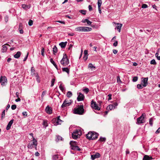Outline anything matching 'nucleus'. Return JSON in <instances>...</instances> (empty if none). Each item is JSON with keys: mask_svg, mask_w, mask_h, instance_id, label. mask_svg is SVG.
<instances>
[{"mask_svg": "<svg viewBox=\"0 0 160 160\" xmlns=\"http://www.w3.org/2000/svg\"><path fill=\"white\" fill-rule=\"evenodd\" d=\"M99 134L94 131H90L86 135L87 138L89 140H94L97 139Z\"/></svg>", "mask_w": 160, "mask_h": 160, "instance_id": "1", "label": "nucleus"}, {"mask_svg": "<svg viewBox=\"0 0 160 160\" xmlns=\"http://www.w3.org/2000/svg\"><path fill=\"white\" fill-rule=\"evenodd\" d=\"M84 111L83 105H81L77 108H74L73 110L74 113L79 115H82L84 113Z\"/></svg>", "mask_w": 160, "mask_h": 160, "instance_id": "2", "label": "nucleus"}, {"mask_svg": "<svg viewBox=\"0 0 160 160\" xmlns=\"http://www.w3.org/2000/svg\"><path fill=\"white\" fill-rule=\"evenodd\" d=\"M60 63L63 66L65 67L67 66L69 64V61L66 54H63V58L60 61Z\"/></svg>", "mask_w": 160, "mask_h": 160, "instance_id": "3", "label": "nucleus"}, {"mask_svg": "<svg viewBox=\"0 0 160 160\" xmlns=\"http://www.w3.org/2000/svg\"><path fill=\"white\" fill-rule=\"evenodd\" d=\"M82 132L79 129H76L74 131L72 134V137L73 138L77 139L78 138H80L82 135Z\"/></svg>", "mask_w": 160, "mask_h": 160, "instance_id": "4", "label": "nucleus"}, {"mask_svg": "<svg viewBox=\"0 0 160 160\" xmlns=\"http://www.w3.org/2000/svg\"><path fill=\"white\" fill-rule=\"evenodd\" d=\"M75 30L77 31H89L92 30V28L88 27H77L75 28Z\"/></svg>", "mask_w": 160, "mask_h": 160, "instance_id": "5", "label": "nucleus"}, {"mask_svg": "<svg viewBox=\"0 0 160 160\" xmlns=\"http://www.w3.org/2000/svg\"><path fill=\"white\" fill-rule=\"evenodd\" d=\"M76 142L75 141H71L70 142L71 149L76 151H80L81 149L78 146H76Z\"/></svg>", "mask_w": 160, "mask_h": 160, "instance_id": "6", "label": "nucleus"}, {"mask_svg": "<svg viewBox=\"0 0 160 160\" xmlns=\"http://www.w3.org/2000/svg\"><path fill=\"white\" fill-rule=\"evenodd\" d=\"M72 102V100L69 99H67L64 100L63 104L62 105V108H65L66 107L69 106Z\"/></svg>", "mask_w": 160, "mask_h": 160, "instance_id": "7", "label": "nucleus"}, {"mask_svg": "<svg viewBox=\"0 0 160 160\" xmlns=\"http://www.w3.org/2000/svg\"><path fill=\"white\" fill-rule=\"evenodd\" d=\"M144 113L142 114L140 117L137 119V124H140L145 122V118L144 116Z\"/></svg>", "mask_w": 160, "mask_h": 160, "instance_id": "8", "label": "nucleus"}, {"mask_svg": "<svg viewBox=\"0 0 160 160\" xmlns=\"http://www.w3.org/2000/svg\"><path fill=\"white\" fill-rule=\"evenodd\" d=\"M7 80L5 76H1L0 78V82L2 86H4L5 83H7Z\"/></svg>", "mask_w": 160, "mask_h": 160, "instance_id": "9", "label": "nucleus"}, {"mask_svg": "<svg viewBox=\"0 0 160 160\" xmlns=\"http://www.w3.org/2000/svg\"><path fill=\"white\" fill-rule=\"evenodd\" d=\"M148 78H142V84L143 87H146L148 84Z\"/></svg>", "mask_w": 160, "mask_h": 160, "instance_id": "10", "label": "nucleus"}, {"mask_svg": "<svg viewBox=\"0 0 160 160\" xmlns=\"http://www.w3.org/2000/svg\"><path fill=\"white\" fill-rule=\"evenodd\" d=\"M100 157V154L98 152H96L94 154L91 155V159L92 160H94L95 159L98 158Z\"/></svg>", "mask_w": 160, "mask_h": 160, "instance_id": "11", "label": "nucleus"}, {"mask_svg": "<svg viewBox=\"0 0 160 160\" xmlns=\"http://www.w3.org/2000/svg\"><path fill=\"white\" fill-rule=\"evenodd\" d=\"M91 106L92 108L95 110H100V108L98 107V105L96 103V102H94L93 101H92L91 103Z\"/></svg>", "mask_w": 160, "mask_h": 160, "instance_id": "12", "label": "nucleus"}, {"mask_svg": "<svg viewBox=\"0 0 160 160\" xmlns=\"http://www.w3.org/2000/svg\"><path fill=\"white\" fill-rule=\"evenodd\" d=\"M37 141L36 140V144H34V143H33V141H32V143H29L27 147L29 149H32L33 147V146H34L36 149L37 148Z\"/></svg>", "mask_w": 160, "mask_h": 160, "instance_id": "13", "label": "nucleus"}, {"mask_svg": "<svg viewBox=\"0 0 160 160\" xmlns=\"http://www.w3.org/2000/svg\"><path fill=\"white\" fill-rule=\"evenodd\" d=\"M60 116H58L57 119L55 120V125L61 124L62 123L63 121L60 119Z\"/></svg>", "mask_w": 160, "mask_h": 160, "instance_id": "14", "label": "nucleus"}, {"mask_svg": "<svg viewBox=\"0 0 160 160\" xmlns=\"http://www.w3.org/2000/svg\"><path fill=\"white\" fill-rule=\"evenodd\" d=\"M84 98V96L83 94L81 92L79 93V95L77 98L78 101H81L83 100Z\"/></svg>", "mask_w": 160, "mask_h": 160, "instance_id": "15", "label": "nucleus"}, {"mask_svg": "<svg viewBox=\"0 0 160 160\" xmlns=\"http://www.w3.org/2000/svg\"><path fill=\"white\" fill-rule=\"evenodd\" d=\"M111 110L114 109L118 105V104L116 102H111Z\"/></svg>", "mask_w": 160, "mask_h": 160, "instance_id": "16", "label": "nucleus"}, {"mask_svg": "<svg viewBox=\"0 0 160 160\" xmlns=\"http://www.w3.org/2000/svg\"><path fill=\"white\" fill-rule=\"evenodd\" d=\"M13 119H12L9 122L6 127V129L7 130H8L10 129L11 125L13 123Z\"/></svg>", "mask_w": 160, "mask_h": 160, "instance_id": "17", "label": "nucleus"}, {"mask_svg": "<svg viewBox=\"0 0 160 160\" xmlns=\"http://www.w3.org/2000/svg\"><path fill=\"white\" fill-rule=\"evenodd\" d=\"M117 26L115 28V29H117L119 32L121 31V28L122 27V24L121 23H118L117 24Z\"/></svg>", "mask_w": 160, "mask_h": 160, "instance_id": "18", "label": "nucleus"}, {"mask_svg": "<svg viewBox=\"0 0 160 160\" xmlns=\"http://www.w3.org/2000/svg\"><path fill=\"white\" fill-rule=\"evenodd\" d=\"M45 110L46 112L48 114H51L52 113L51 108L48 106L46 107Z\"/></svg>", "mask_w": 160, "mask_h": 160, "instance_id": "19", "label": "nucleus"}, {"mask_svg": "<svg viewBox=\"0 0 160 160\" xmlns=\"http://www.w3.org/2000/svg\"><path fill=\"white\" fill-rule=\"evenodd\" d=\"M5 45H6L7 46H10V45L7 43H6V44L2 46V52H6L8 48L7 46H5Z\"/></svg>", "mask_w": 160, "mask_h": 160, "instance_id": "20", "label": "nucleus"}, {"mask_svg": "<svg viewBox=\"0 0 160 160\" xmlns=\"http://www.w3.org/2000/svg\"><path fill=\"white\" fill-rule=\"evenodd\" d=\"M67 42H61L59 43V45L60 46V47L62 48H64L66 47L67 44Z\"/></svg>", "mask_w": 160, "mask_h": 160, "instance_id": "21", "label": "nucleus"}, {"mask_svg": "<svg viewBox=\"0 0 160 160\" xmlns=\"http://www.w3.org/2000/svg\"><path fill=\"white\" fill-rule=\"evenodd\" d=\"M52 160H57L59 158V156L58 154L54 155L52 156Z\"/></svg>", "mask_w": 160, "mask_h": 160, "instance_id": "22", "label": "nucleus"}, {"mask_svg": "<svg viewBox=\"0 0 160 160\" xmlns=\"http://www.w3.org/2000/svg\"><path fill=\"white\" fill-rule=\"evenodd\" d=\"M21 52L19 51L14 56V58H18L20 56Z\"/></svg>", "mask_w": 160, "mask_h": 160, "instance_id": "23", "label": "nucleus"}, {"mask_svg": "<svg viewBox=\"0 0 160 160\" xmlns=\"http://www.w3.org/2000/svg\"><path fill=\"white\" fill-rule=\"evenodd\" d=\"M62 70L63 72H66L68 74H69V70L68 68H62Z\"/></svg>", "mask_w": 160, "mask_h": 160, "instance_id": "24", "label": "nucleus"}, {"mask_svg": "<svg viewBox=\"0 0 160 160\" xmlns=\"http://www.w3.org/2000/svg\"><path fill=\"white\" fill-rule=\"evenodd\" d=\"M52 51L53 54L54 55H56L58 51L57 48L56 46H54L52 48Z\"/></svg>", "mask_w": 160, "mask_h": 160, "instance_id": "25", "label": "nucleus"}, {"mask_svg": "<svg viewBox=\"0 0 160 160\" xmlns=\"http://www.w3.org/2000/svg\"><path fill=\"white\" fill-rule=\"evenodd\" d=\"M29 135L32 137V141H33V143L36 144V140L34 138L33 134L31 133L29 134Z\"/></svg>", "mask_w": 160, "mask_h": 160, "instance_id": "26", "label": "nucleus"}, {"mask_svg": "<svg viewBox=\"0 0 160 160\" xmlns=\"http://www.w3.org/2000/svg\"><path fill=\"white\" fill-rule=\"evenodd\" d=\"M50 62H51L53 64V65L56 68L58 69V67L57 65L55 62L53 60V59L52 58H51L50 59Z\"/></svg>", "mask_w": 160, "mask_h": 160, "instance_id": "27", "label": "nucleus"}, {"mask_svg": "<svg viewBox=\"0 0 160 160\" xmlns=\"http://www.w3.org/2000/svg\"><path fill=\"white\" fill-rule=\"evenodd\" d=\"M152 158L151 157H150L148 155H145L144 156L143 160H149L152 159Z\"/></svg>", "mask_w": 160, "mask_h": 160, "instance_id": "28", "label": "nucleus"}, {"mask_svg": "<svg viewBox=\"0 0 160 160\" xmlns=\"http://www.w3.org/2000/svg\"><path fill=\"white\" fill-rule=\"evenodd\" d=\"M43 125L44 127H45V128L47 127L48 126L47 121L45 120H43Z\"/></svg>", "mask_w": 160, "mask_h": 160, "instance_id": "29", "label": "nucleus"}, {"mask_svg": "<svg viewBox=\"0 0 160 160\" xmlns=\"http://www.w3.org/2000/svg\"><path fill=\"white\" fill-rule=\"evenodd\" d=\"M59 88L62 92L65 91L64 88L63 86L61 84L59 86Z\"/></svg>", "mask_w": 160, "mask_h": 160, "instance_id": "30", "label": "nucleus"}, {"mask_svg": "<svg viewBox=\"0 0 160 160\" xmlns=\"http://www.w3.org/2000/svg\"><path fill=\"white\" fill-rule=\"evenodd\" d=\"M72 93L71 92L68 91V92L67 94V96L68 97L70 98L72 96Z\"/></svg>", "mask_w": 160, "mask_h": 160, "instance_id": "31", "label": "nucleus"}, {"mask_svg": "<svg viewBox=\"0 0 160 160\" xmlns=\"http://www.w3.org/2000/svg\"><path fill=\"white\" fill-rule=\"evenodd\" d=\"M22 8L25 9H26L29 8L28 5L25 4H23L22 5Z\"/></svg>", "mask_w": 160, "mask_h": 160, "instance_id": "32", "label": "nucleus"}, {"mask_svg": "<svg viewBox=\"0 0 160 160\" xmlns=\"http://www.w3.org/2000/svg\"><path fill=\"white\" fill-rule=\"evenodd\" d=\"M102 3V2L101 0H98V7L100 8V7H101Z\"/></svg>", "mask_w": 160, "mask_h": 160, "instance_id": "33", "label": "nucleus"}, {"mask_svg": "<svg viewBox=\"0 0 160 160\" xmlns=\"http://www.w3.org/2000/svg\"><path fill=\"white\" fill-rule=\"evenodd\" d=\"M150 64L153 65H156L157 63L156 62L155 59L152 60L150 62Z\"/></svg>", "mask_w": 160, "mask_h": 160, "instance_id": "34", "label": "nucleus"}, {"mask_svg": "<svg viewBox=\"0 0 160 160\" xmlns=\"http://www.w3.org/2000/svg\"><path fill=\"white\" fill-rule=\"evenodd\" d=\"M83 91L85 92L86 93H87L89 92V89L87 88H85L83 90Z\"/></svg>", "mask_w": 160, "mask_h": 160, "instance_id": "35", "label": "nucleus"}, {"mask_svg": "<svg viewBox=\"0 0 160 160\" xmlns=\"http://www.w3.org/2000/svg\"><path fill=\"white\" fill-rule=\"evenodd\" d=\"M106 140V138H104L101 137L99 139L98 141L100 142L105 141Z\"/></svg>", "mask_w": 160, "mask_h": 160, "instance_id": "36", "label": "nucleus"}, {"mask_svg": "<svg viewBox=\"0 0 160 160\" xmlns=\"http://www.w3.org/2000/svg\"><path fill=\"white\" fill-rule=\"evenodd\" d=\"M55 81V78H53L52 79L51 82V87L53 86L54 84V82Z\"/></svg>", "mask_w": 160, "mask_h": 160, "instance_id": "37", "label": "nucleus"}, {"mask_svg": "<svg viewBox=\"0 0 160 160\" xmlns=\"http://www.w3.org/2000/svg\"><path fill=\"white\" fill-rule=\"evenodd\" d=\"M117 82L119 83H120L122 82V81H121L119 76H118L117 77Z\"/></svg>", "mask_w": 160, "mask_h": 160, "instance_id": "38", "label": "nucleus"}, {"mask_svg": "<svg viewBox=\"0 0 160 160\" xmlns=\"http://www.w3.org/2000/svg\"><path fill=\"white\" fill-rule=\"evenodd\" d=\"M143 85H142L140 84H138L137 85V88L138 89L142 88L143 87Z\"/></svg>", "mask_w": 160, "mask_h": 160, "instance_id": "39", "label": "nucleus"}, {"mask_svg": "<svg viewBox=\"0 0 160 160\" xmlns=\"http://www.w3.org/2000/svg\"><path fill=\"white\" fill-rule=\"evenodd\" d=\"M88 67L91 68H95V67L91 63H90L89 64Z\"/></svg>", "mask_w": 160, "mask_h": 160, "instance_id": "40", "label": "nucleus"}, {"mask_svg": "<svg viewBox=\"0 0 160 160\" xmlns=\"http://www.w3.org/2000/svg\"><path fill=\"white\" fill-rule=\"evenodd\" d=\"M80 12L82 13V14L85 15L86 12V11L85 10H81L79 11Z\"/></svg>", "mask_w": 160, "mask_h": 160, "instance_id": "41", "label": "nucleus"}, {"mask_svg": "<svg viewBox=\"0 0 160 160\" xmlns=\"http://www.w3.org/2000/svg\"><path fill=\"white\" fill-rule=\"evenodd\" d=\"M113 42H114L113 44V46L115 47H116L117 46L118 44V41L117 40H115Z\"/></svg>", "mask_w": 160, "mask_h": 160, "instance_id": "42", "label": "nucleus"}, {"mask_svg": "<svg viewBox=\"0 0 160 160\" xmlns=\"http://www.w3.org/2000/svg\"><path fill=\"white\" fill-rule=\"evenodd\" d=\"M62 137L59 136H57L56 140L59 141V140H62Z\"/></svg>", "mask_w": 160, "mask_h": 160, "instance_id": "43", "label": "nucleus"}, {"mask_svg": "<svg viewBox=\"0 0 160 160\" xmlns=\"http://www.w3.org/2000/svg\"><path fill=\"white\" fill-rule=\"evenodd\" d=\"M149 124L151 126H152L153 125V120L152 118L149 119Z\"/></svg>", "mask_w": 160, "mask_h": 160, "instance_id": "44", "label": "nucleus"}, {"mask_svg": "<svg viewBox=\"0 0 160 160\" xmlns=\"http://www.w3.org/2000/svg\"><path fill=\"white\" fill-rule=\"evenodd\" d=\"M22 114L23 116H25V117H27L28 116L27 112L26 111L23 112H22Z\"/></svg>", "mask_w": 160, "mask_h": 160, "instance_id": "45", "label": "nucleus"}, {"mask_svg": "<svg viewBox=\"0 0 160 160\" xmlns=\"http://www.w3.org/2000/svg\"><path fill=\"white\" fill-rule=\"evenodd\" d=\"M138 78L137 77H134L133 78L132 81L134 82H135L138 80Z\"/></svg>", "mask_w": 160, "mask_h": 160, "instance_id": "46", "label": "nucleus"}, {"mask_svg": "<svg viewBox=\"0 0 160 160\" xmlns=\"http://www.w3.org/2000/svg\"><path fill=\"white\" fill-rule=\"evenodd\" d=\"M33 24V21L31 20H30L28 22V24L30 26H32Z\"/></svg>", "mask_w": 160, "mask_h": 160, "instance_id": "47", "label": "nucleus"}, {"mask_svg": "<svg viewBox=\"0 0 160 160\" xmlns=\"http://www.w3.org/2000/svg\"><path fill=\"white\" fill-rule=\"evenodd\" d=\"M16 105H13L11 106V108L12 110H15L16 108Z\"/></svg>", "mask_w": 160, "mask_h": 160, "instance_id": "48", "label": "nucleus"}, {"mask_svg": "<svg viewBox=\"0 0 160 160\" xmlns=\"http://www.w3.org/2000/svg\"><path fill=\"white\" fill-rule=\"evenodd\" d=\"M148 5L146 4H143L142 5V8H148Z\"/></svg>", "mask_w": 160, "mask_h": 160, "instance_id": "49", "label": "nucleus"}, {"mask_svg": "<svg viewBox=\"0 0 160 160\" xmlns=\"http://www.w3.org/2000/svg\"><path fill=\"white\" fill-rule=\"evenodd\" d=\"M44 48H42V50H41V54L43 56H44Z\"/></svg>", "mask_w": 160, "mask_h": 160, "instance_id": "50", "label": "nucleus"}, {"mask_svg": "<svg viewBox=\"0 0 160 160\" xmlns=\"http://www.w3.org/2000/svg\"><path fill=\"white\" fill-rule=\"evenodd\" d=\"M28 52L27 53L26 56V57L24 58V59H23V61H25L27 59L28 57Z\"/></svg>", "mask_w": 160, "mask_h": 160, "instance_id": "51", "label": "nucleus"}, {"mask_svg": "<svg viewBox=\"0 0 160 160\" xmlns=\"http://www.w3.org/2000/svg\"><path fill=\"white\" fill-rule=\"evenodd\" d=\"M45 93H46V92L45 91H44L43 92H42V95H41V97L42 98V100L43 99V96H44V95H45Z\"/></svg>", "mask_w": 160, "mask_h": 160, "instance_id": "52", "label": "nucleus"}, {"mask_svg": "<svg viewBox=\"0 0 160 160\" xmlns=\"http://www.w3.org/2000/svg\"><path fill=\"white\" fill-rule=\"evenodd\" d=\"M5 110H4L2 112V118L4 117L5 115Z\"/></svg>", "mask_w": 160, "mask_h": 160, "instance_id": "53", "label": "nucleus"}, {"mask_svg": "<svg viewBox=\"0 0 160 160\" xmlns=\"http://www.w3.org/2000/svg\"><path fill=\"white\" fill-rule=\"evenodd\" d=\"M84 55L88 56V51L87 50H84Z\"/></svg>", "mask_w": 160, "mask_h": 160, "instance_id": "54", "label": "nucleus"}, {"mask_svg": "<svg viewBox=\"0 0 160 160\" xmlns=\"http://www.w3.org/2000/svg\"><path fill=\"white\" fill-rule=\"evenodd\" d=\"M88 19H83L82 22L83 23L87 22L88 21Z\"/></svg>", "mask_w": 160, "mask_h": 160, "instance_id": "55", "label": "nucleus"}, {"mask_svg": "<svg viewBox=\"0 0 160 160\" xmlns=\"http://www.w3.org/2000/svg\"><path fill=\"white\" fill-rule=\"evenodd\" d=\"M112 52H113L114 54H116L118 52V50H116V49H113V50H112Z\"/></svg>", "mask_w": 160, "mask_h": 160, "instance_id": "56", "label": "nucleus"}, {"mask_svg": "<svg viewBox=\"0 0 160 160\" xmlns=\"http://www.w3.org/2000/svg\"><path fill=\"white\" fill-rule=\"evenodd\" d=\"M55 22H59L61 23L65 24V22L64 21H55Z\"/></svg>", "mask_w": 160, "mask_h": 160, "instance_id": "57", "label": "nucleus"}, {"mask_svg": "<svg viewBox=\"0 0 160 160\" xmlns=\"http://www.w3.org/2000/svg\"><path fill=\"white\" fill-rule=\"evenodd\" d=\"M88 8H89V10L90 11L92 10V6L90 5H89Z\"/></svg>", "mask_w": 160, "mask_h": 160, "instance_id": "58", "label": "nucleus"}, {"mask_svg": "<svg viewBox=\"0 0 160 160\" xmlns=\"http://www.w3.org/2000/svg\"><path fill=\"white\" fill-rule=\"evenodd\" d=\"M8 16H6L5 18V20L6 22H7L8 21Z\"/></svg>", "mask_w": 160, "mask_h": 160, "instance_id": "59", "label": "nucleus"}, {"mask_svg": "<svg viewBox=\"0 0 160 160\" xmlns=\"http://www.w3.org/2000/svg\"><path fill=\"white\" fill-rule=\"evenodd\" d=\"M87 23L88 25H90L91 24L92 22H91V21H90L88 20Z\"/></svg>", "mask_w": 160, "mask_h": 160, "instance_id": "60", "label": "nucleus"}, {"mask_svg": "<svg viewBox=\"0 0 160 160\" xmlns=\"http://www.w3.org/2000/svg\"><path fill=\"white\" fill-rule=\"evenodd\" d=\"M74 33H68V35L69 36H73L74 35Z\"/></svg>", "mask_w": 160, "mask_h": 160, "instance_id": "61", "label": "nucleus"}, {"mask_svg": "<svg viewBox=\"0 0 160 160\" xmlns=\"http://www.w3.org/2000/svg\"><path fill=\"white\" fill-rule=\"evenodd\" d=\"M31 71L32 73H34L35 70L34 69H33V67H32L31 68Z\"/></svg>", "mask_w": 160, "mask_h": 160, "instance_id": "62", "label": "nucleus"}, {"mask_svg": "<svg viewBox=\"0 0 160 160\" xmlns=\"http://www.w3.org/2000/svg\"><path fill=\"white\" fill-rule=\"evenodd\" d=\"M160 132V128H159L156 131V133H158Z\"/></svg>", "mask_w": 160, "mask_h": 160, "instance_id": "63", "label": "nucleus"}, {"mask_svg": "<svg viewBox=\"0 0 160 160\" xmlns=\"http://www.w3.org/2000/svg\"><path fill=\"white\" fill-rule=\"evenodd\" d=\"M83 59H84L85 61H86L88 59V56L84 55V56L83 57Z\"/></svg>", "mask_w": 160, "mask_h": 160, "instance_id": "64", "label": "nucleus"}]
</instances>
